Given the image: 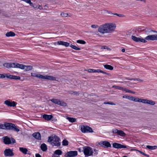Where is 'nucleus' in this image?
<instances>
[{
  "label": "nucleus",
  "mask_w": 157,
  "mask_h": 157,
  "mask_svg": "<svg viewBox=\"0 0 157 157\" xmlns=\"http://www.w3.org/2000/svg\"><path fill=\"white\" fill-rule=\"evenodd\" d=\"M107 33H111L114 31L116 27V25L113 23H107Z\"/></svg>",
  "instance_id": "4"
},
{
  "label": "nucleus",
  "mask_w": 157,
  "mask_h": 157,
  "mask_svg": "<svg viewBox=\"0 0 157 157\" xmlns=\"http://www.w3.org/2000/svg\"><path fill=\"white\" fill-rule=\"evenodd\" d=\"M149 14L151 15H154L155 13V11L153 10H150L148 12Z\"/></svg>",
  "instance_id": "44"
},
{
  "label": "nucleus",
  "mask_w": 157,
  "mask_h": 157,
  "mask_svg": "<svg viewBox=\"0 0 157 157\" xmlns=\"http://www.w3.org/2000/svg\"><path fill=\"white\" fill-rule=\"evenodd\" d=\"M88 71L89 72L94 73V72H95V69H89L88 70Z\"/></svg>",
  "instance_id": "50"
},
{
  "label": "nucleus",
  "mask_w": 157,
  "mask_h": 157,
  "mask_svg": "<svg viewBox=\"0 0 157 157\" xmlns=\"http://www.w3.org/2000/svg\"><path fill=\"white\" fill-rule=\"evenodd\" d=\"M31 76L33 77H37L42 79H48L53 81L56 80V77L52 76L47 75L43 76L42 75L34 72H32L31 73Z\"/></svg>",
  "instance_id": "1"
},
{
  "label": "nucleus",
  "mask_w": 157,
  "mask_h": 157,
  "mask_svg": "<svg viewBox=\"0 0 157 157\" xmlns=\"http://www.w3.org/2000/svg\"><path fill=\"white\" fill-rule=\"evenodd\" d=\"M113 15H117L121 17H125V16L124 14H118L116 13H114Z\"/></svg>",
  "instance_id": "41"
},
{
  "label": "nucleus",
  "mask_w": 157,
  "mask_h": 157,
  "mask_svg": "<svg viewBox=\"0 0 157 157\" xmlns=\"http://www.w3.org/2000/svg\"><path fill=\"white\" fill-rule=\"evenodd\" d=\"M59 138L57 136H55L53 137H49L48 142L53 146L57 147L59 146L60 145Z\"/></svg>",
  "instance_id": "2"
},
{
  "label": "nucleus",
  "mask_w": 157,
  "mask_h": 157,
  "mask_svg": "<svg viewBox=\"0 0 157 157\" xmlns=\"http://www.w3.org/2000/svg\"><path fill=\"white\" fill-rule=\"evenodd\" d=\"M138 102L142 103L145 104H148L151 105H154L155 104V101L146 99L139 98Z\"/></svg>",
  "instance_id": "8"
},
{
  "label": "nucleus",
  "mask_w": 157,
  "mask_h": 157,
  "mask_svg": "<svg viewBox=\"0 0 157 157\" xmlns=\"http://www.w3.org/2000/svg\"><path fill=\"white\" fill-rule=\"evenodd\" d=\"M81 150H82V149L81 148H79V151H80V152H81Z\"/></svg>",
  "instance_id": "64"
},
{
  "label": "nucleus",
  "mask_w": 157,
  "mask_h": 157,
  "mask_svg": "<svg viewBox=\"0 0 157 157\" xmlns=\"http://www.w3.org/2000/svg\"><path fill=\"white\" fill-rule=\"evenodd\" d=\"M36 157H41V156L39 154H36Z\"/></svg>",
  "instance_id": "58"
},
{
  "label": "nucleus",
  "mask_w": 157,
  "mask_h": 157,
  "mask_svg": "<svg viewBox=\"0 0 157 157\" xmlns=\"http://www.w3.org/2000/svg\"><path fill=\"white\" fill-rule=\"evenodd\" d=\"M69 93L70 94H73V92H74V91H69Z\"/></svg>",
  "instance_id": "60"
},
{
  "label": "nucleus",
  "mask_w": 157,
  "mask_h": 157,
  "mask_svg": "<svg viewBox=\"0 0 157 157\" xmlns=\"http://www.w3.org/2000/svg\"><path fill=\"white\" fill-rule=\"evenodd\" d=\"M3 142L6 144H13L16 142L15 140L13 138H10L7 136H5L3 137Z\"/></svg>",
  "instance_id": "5"
},
{
  "label": "nucleus",
  "mask_w": 157,
  "mask_h": 157,
  "mask_svg": "<svg viewBox=\"0 0 157 157\" xmlns=\"http://www.w3.org/2000/svg\"><path fill=\"white\" fill-rule=\"evenodd\" d=\"M40 148L43 151H45L47 149V145L45 144H42L40 146Z\"/></svg>",
  "instance_id": "28"
},
{
  "label": "nucleus",
  "mask_w": 157,
  "mask_h": 157,
  "mask_svg": "<svg viewBox=\"0 0 157 157\" xmlns=\"http://www.w3.org/2000/svg\"><path fill=\"white\" fill-rule=\"evenodd\" d=\"M52 157H59L58 156L56 155H55L54 154H53L52 155Z\"/></svg>",
  "instance_id": "59"
},
{
  "label": "nucleus",
  "mask_w": 157,
  "mask_h": 157,
  "mask_svg": "<svg viewBox=\"0 0 157 157\" xmlns=\"http://www.w3.org/2000/svg\"><path fill=\"white\" fill-rule=\"evenodd\" d=\"M14 68H19L21 69L24 68V65L17 63H14Z\"/></svg>",
  "instance_id": "25"
},
{
  "label": "nucleus",
  "mask_w": 157,
  "mask_h": 157,
  "mask_svg": "<svg viewBox=\"0 0 157 157\" xmlns=\"http://www.w3.org/2000/svg\"><path fill=\"white\" fill-rule=\"evenodd\" d=\"M43 118L47 121H49L51 120L53 118V116L52 115H48L44 114L43 116Z\"/></svg>",
  "instance_id": "26"
},
{
  "label": "nucleus",
  "mask_w": 157,
  "mask_h": 157,
  "mask_svg": "<svg viewBox=\"0 0 157 157\" xmlns=\"http://www.w3.org/2000/svg\"><path fill=\"white\" fill-rule=\"evenodd\" d=\"M11 78L12 79H16V80L19 79H19H20L21 78L20 76H15V75H11Z\"/></svg>",
  "instance_id": "36"
},
{
  "label": "nucleus",
  "mask_w": 157,
  "mask_h": 157,
  "mask_svg": "<svg viewBox=\"0 0 157 157\" xmlns=\"http://www.w3.org/2000/svg\"><path fill=\"white\" fill-rule=\"evenodd\" d=\"M123 98L127 99L130 100L138 102L139 98L135 97L130 95H124L123 96Z\"/></svg>",
  "instance_id": "11"
},
{
  "label": "nucleus",
  "mask_w": 157,
  "mask_h": 157,
  "mask_svg": "<svg viewBox=\"0 0 157 157\" xmlns=\"http://www.w3.org/2000/svg\"><path fill=\"white\" fill-rule=\"evenodd\" d=\"M15 35V33L12 31L7 33L6 34V36L7 37L14 36Z\"/></svg>",
  "instance_id": "29"
},
{
  "label": "nucleus",
  "mask_w": 157,
  "mask_h": 157,
  "mask_svg": "<svg viewBox=\"0 0 157 157\" xmlns=\"http://www.w3.org/2000/svg\"><path fill=\"white\" fill-rule=\"evenodd\" d=\"M5 77V75L4 74H0V78H4Z\"/></svg>",
  "instance_id": "54"
},
{
  "label": "nucleus",
  "mask_w": 157,
  "mask_h": 157,
  "mask_svg": "<svg viewBox=\"0 0 157 157\" xmlns=\"http://www.w3.org/2000/svg\"><path fill=\"white\" fill-rule=\"evenodd\" d=\"M4 124H0V129H4Z\"/></svg>",
  "instance_id": "52"
},
{
  "label": "nucleus",
  "mask_w": 157,
  "mask_h": 157,
  "mask_svg": "<svg viewBox=\"0 0 157 157\" xmlns=\"http://www.w3.org/2000/svg\"><path fill=\"white\" fill-rule=\"evenodd\" d=\"M94 151L97 154L98 153V150L96 149H94Z\"/></svg>",
  "instance_id": "62"
},
{
  "label": "nucleus",
  "mask_w": 157,
  "mask_h": 157,
  "mask_svg": "<svg viewBox=\"0 0 157 157\" xmlns=\"http://www.w3.org/2000/svg\"><path fill=\"white\" fill-rule=\"evenodd\" d=\"M143 31H144L145 33L148 35H151V34H153L152 32L157 33L156 32L154 31V30L148 28H146L143 30Z\"/></svg>",
  "instance_id": "19"
},
{
  "label": "nucleus",
  "mask_w": 157,
  "mask_h": 157,
  "mask_svg": "<svg viewBox=\"0 0 157 157\" xmlns=\"http://www.w3.org/2000/svg\"><path fill=\"white\" fill-rule=\"evenodd\" d=\"M104 67L106 69L111 70H113V67H112V66H111L110 65H107V64H106V65H104Z\"/></svg>",
  "instance_id": "31"
},
{
  "label": "nucleus",
  "mask_w": 157,
  "mask_h": 157,
  "mask_svg": "<svg viewBox=\"0 0 157 157\" xmlns=\"http://www.w3.org/2000/svg\"><path fill=\"white\" fill-rule=\"evenodd\" d=\"M57 44L59 45H61L63 46H64L66 47H68L70 45V44L67 42L63 41H59L57 42Z\"/></svg>",
  "instance_id": "21"
},
{
  "label": "nucleus",
  "mask_w": 157,
  "mask_h": 157,
  "mask_svg": "<svg viewBox=\"0 0 157 157\" xmlns=\"http://www.w3.org/2000/svg\"><path fill=\"white\" fill-rule=\"evenodd\" d=\"M137 80L138 81H140V82H142L143 81L142 80H141L140 79H137Z\"/></svg>",
  "instance_id": "63"
},
{
  "label": "nucleus",
  "mask_w": 157,
  "mask_h": 157,
  "mask_svg": "<svg viewBox=\"0 0 157 157\" xmlns=\"http://www.w3.org/2000/svg\"><path fill=\"white\" fill-rule=\"evenodd\" d=\"M13 124L8 123H4V129L12 130Z\"/></svg>",
  "instance_id": "18"
},
{
  "label": "nucleus",
  "mask_w": 157,
  "mask_h": 157,
  "mask_svg": "<svg viewBox=\"0 0 157 157\" xmlns=\"http://www.w3.org/2000/svg\"><path fill=\"white\" fill-rule=\"evenodd\" d=\"M107 23H105L100 25L98 29V31L102 34L108 33H107Z\"/></svg>",
  "instance_id": "7"
},
{
  "label": "nucleus",
  "mask_w": 157,
  "mask_h": 157,
  "mask_svg": "<svg viewBox=\"0 0 157 157\" xmlns=\"http://www.w3.org/2000/svg\"><path fill=\"white\" fill-rule=\"evenodd\" d=\"M71 47L73 49L76 50H80L81 49L79 48H78L76 46L73 45L72 44H71L70 45Z\"/></svg>",
  "instance_id": "38"
},
{
  "label": "nucleus",
  "mask_w": 157,
  "mask_h": 157,
  "mask_svg": "<svg viewBox=\"0 0 157 157\" xmlns=\"http://www.w3.org/2000/svg\"><path fill=\"white\" fill-rule=\"evenodd\" d=\"M82 148V151L86 156H89L93 155V151L91 147L85 146L83 147Z\"/></svg>",
  "instance_id": "3"
},
{
  "label": "nucleus",
  "mask_w": 157,
  "mask_h": 157,
  "mask_svg": "<svg viewBox=\"0 0 157 157\" xmlns=\"http://www.w3.org/2000/svg\"><path fill=\"white\" fill-rule=\"evenodd\" d=\"M68 142L66 140H64L62 142V145L63 146H67L68 145Z\"/></svg>",
  "instance_id": "39"
},
{
  "label": "nucleus",
  "mask_w": 157,
  "mask_h": 157,
  "mask_svg": "<svg viewBox=\"0 0 157 157\" xmlns=\"http://www.w3.org/2000/svg\"><path fill=\"white\" fill-rule=\"evenodd\" d=\"M113 146L114 148L118 149L127 148V147L125 145H122L116 143H114L113 144Z\"/></svg>",
  "instance_id": "17"
},
{
  "label": "nucleus",
  "mask_w": 157,
  "mask_h": 157,
  "mask_svg": "<svg viewBox=\"0 0 157 157\" xmlns=\"http://www.w3.org/2000/svg\"><path fill=\"white\" fill-rule=\"evenodd\" d=\"M19 150L21 152L24 154H27V152L28 151V149L25 148H24L22 147H19Z\"/></svg>",
  "instance_id": "27"
},
{
  "label": "nucleus",
  "mask_w": 157,
  "mask_h": 157,
  "mask_svg": "<svg viewBox=\"0 0 157 157\" xmlns=\"http://www.w3.org/2000/svg\"><path fill=\"white\" fill-rule=\"evenodd\" d=\"M127 90L129 92H128V93H132V94H135V92H133L132 91H131L129 90H128L127 89Z\"/></svg>",
  "instance_id": "57"
},
{
  "label": "nucleus",
  "mask_w": 157,
  "mask_h": 157,
  "mask_svg": "<svg viewBox=\"0 0 157 157\" xmlns=\"http://www.w3.org/2000/svg\"><path fill=\"white\" fill-rule=\"evenodd\" d=\"M112 132L113 133L117 134V135L122 137L126 135V134L123 131L118 130L116 129H113Z\"/></svg>",
  "instance_id": "12"
},
{
  "label": "nucleus",
  "mask_w": 157,
  "mask_h": 157,
  "mask_svg": "<svg viewBox=\"0 0 157 157\" xmlns=\"http://www.w3.org/2000/svg\"><path fill=\"white\" fill-rule=\"evenodd\" d=\"M77 42L78 43L84 44L86 43V42L83 40H78L77 41Z\"/></svg>",
  "instance_id": "42"
},
{
  "label": "nucleus",
  "mask_w": 157,
  "mask_h": 157,
  "mask_svg": "<svg viewBox=\"0 0 157 157\" xmlns=\"http://www.w3.org/2000/svg\"><path fill=\"white\" fill-rule=\"evenodd\" d=\"M147 147L150 150H154L157 148V146H150L149 145H147Z\"/></svg>",
  "instance_id": "34"
},
{
  "label": "nucleus",
  "mask_w": 157,
  "mask_h": 157,
  "mask_svg": "<svg viewBox=\"0 0 157 157\" xmlns=\"http://www.w3.org/2000/svg\"><path fill=\"white\" fill-rule=\"evenodd\" d=\"M33 136L35 138L38 140H40L41 139V135L39 132L34 133L33 134Z\"/></svg>",
  "instance_id": "22"
},
{
  "label": "nucleus",
  "mask_w": 157,
  "mask_h": 157,
  "mask_svg": "<svg viewBox=\"0 0 157 157\" xmlns=\"http://www.w3.org/2000/svg\"><path fill=\"white\" fill-rule=\"evenodd\" d=\"M13 128H12L11 130L14 131L16 132H18L20 131L19 129L16 126H15L14 124H13Z\"/></svg>",
  "instance_id": "33"
},
{
  "label": "nucleus",
  "mask_w": 157,
  "mask_h": 157,
  "mask_svg": "<svg viewBox=\"0 0 157 157\" xmlns=\"http://www.w3.org/2000/svg\"><path fill=\"white\" fill-rule=\"evenodd\" d=\"M121 51L122 52H125V49L124 48L121 50Z\"/></svg>",
  "instance_id": "61"
},
{
  "label": "nucleus",
  "mask_w": 157,
  "mask_h": 157,
  "mask_svg": "<svg viewBox=\"0 0 157 157\" xmlns=\"http://www.w3.org/2000/svg\"><path fill=\"white\" fill-rule=\"evenodd\" d=\"M104 104H109V105H115V104L113 103V102H104Z\"/></svg>",
  "instance_id": "48"
},
{
  "label": "nucleus",
  "mask_w": 157,
  "mask_h": 157,
  "mask_svg": "<svg viewBox=\"0 0 157 157\" xmlns=\"http://www.w3.org/2000/svg\"><path fill=\"white\" fill-rule=\"evenodd\" d=\"M3 66L7 68H14V63H6L3 64Z\"/></svg>",
  "instance_id": "20"
},
{
  "label": "nucleus",
  "mask_w": 157,
  "mask_h": 157,
  "mask_svg": "<svg viewBox=\"0 0 157 157\" xmlns=\"http://www.w3.org/2000/svg\"><path fill=\"white\" fill-rule=\"evenodd\" d=\"M91 27L93 28L96 29L98 27V26L97 25H91Z\"/></svg>",
  "instance_id": "51"
},
{
  "label": "nucleus",
  "mask_w": 157,
  "mask_h": 157,
  "mask_svg": "<svg viewBox=\"0 0 157 157\" xmlns=\"http://www.w3.org/2000/svg\"><path fill=\"white\" fill-rule=\"evenodd\" d=\"M4 155L6 156H11L14 155L13 151L10 149H7L4 151Z\"/></svg>",
  "instance_id": "14"
},
{
  "label": "nucleus",
  "mask_w": 157,
  "mask_h": 157,
  "mask_svg": "<svg viewBox=\"0 0 157 157\" xmlns=\"http://www.w3.org/2000/svg\"><path fill=\"white\" fill-rule=\"evenodd\" d=\"M113 88H115L116 89H119L122 90L126 92H129L127 90L126 88H124L123 87L120 86L114 85L112 86Z\"/></svg>",
  "instance_id": "24"
},
{
  "label": "nucleus",
  "mask_w": 157,
  "mask_h": 157,
  "mask_svg": "<svg viewBox=\"0 0 157 157\" xmlns=\"http://www.w3.org/2000/svg\"><path fill=\"white\" fill-rule=\"evenodd\" d=\"M73 94L76 95H78L79 94V93L78 92L74 91Z\"/></svg>",
  "instance_id": "55"
},
{
  "label": "nucleus",
  "mask_w": 157,
  "mask_h": 157,
  "mask_svg": "<svg viewBox=\"0 0 157 157\" xmlns=\"http://www.w3.org/2000/svg\"><path fill=\"white\" fill-rule=\"evenodd\" d=\"M95 72H97V73H102L103 74H106V72H103L100 69H98V70H95Z\"/></svg>",
  "instance_id": "43"
},
{
  "label": "nucleus",
  "mask_w": 157,
  "mask_h": 157,
  "mask_svg": "<svg viewBox=\"0 0 157 157\" xmlns=\"http://www.w3.org/2000/svg\"><path fill=\"white\" fill-rule=\"evenodd\" d=\"M4 104L8 106L14 107L16 106V103L14 101L11 102L10 100H6L4 102Z\"/></svg>",
  "instance_id": "16"
},
{
  "label": "nucleus",
  "mask_w": 157,
  "mask_h": 157,
  "mask_svg": "<svg viewBox=\"0 0 157 157\" xmlns=\"http://www.w3.org/2000/svg\"><path fill=\"white\" fill-rule=\"evenodd\" d=\"M31 6L33 7L35 9H36L37 10L38 9V5H36L35 4H33L32 3V4L31 5H30Z\"/></svg>",
  "instance_id": "46"
},
{
  "label": "nucleus",
  "mask_w": 157,
  "mask_h": 157,
  "mask_svg": "<svg viewBox=\"0 0 157 157\" xmlns=\"http://www.w3.org/2000/svg\"><path fill=\"white\" fill-rule=\"evenodd\" d=\"M77 151H71L67 152L65 155L66 157H73L77 155Z\"/></svg>",
  "instance_id": "10"
},
{
  "label": "nucleus",
  "mask_w": 157,
  "mask_h": 157,
  "mask_svg": "<svg viewBox=\"0 0 157 157\" xmlns=\"http://www.w3.org/2000/svg\"><path fill=\"white\" fill-rule=\"evenodd\" d=\"M67 119L68 120V121L71 122H74L76 121V119L73 118L71 117H67Z\"/></svg>",
  "instance_id": "37"
},
{
  "label": "nucleus",
  "mask_w": 157,
  "mask_h": 157,
  "mask_svg": "<svg viewBox=\"0 0 157 157\" xmlns=\"http://www.w3.org/2000/svg\"><path fill=\"white\" fill-rule=\"evenodd\" d=\"M140 154H141L143 155H144V156H146V157H149V155H147L146 154H145V153H144L143 152H142V151H139L138 150V151Z\"/></svg>",
  "instance_id": "47"
},
{
  "label": "nucleus",
  "mask_w": 157,
  "mask_h": 157,
  "mask_svg": "<svg viewBox=\"0 0 157 157\" xmlns=\"http://www.w3.org/2000/svg\"><path fill=\"white\" fill-rule=\"evenodd\" d=\"M101 49H106L108 51H111V49L106 46H102L101 47Z\"/></svg>",
  "instance_id": "40"
},
{
  "label": "nucleus",
  "mask_w": 157,
  "mask_h": 157,
  "mask_svg": "<svg viewBox=\"0 0 157 157\" xmlns=\"http://www.w3.org/2000/svg\"><path fill=\"white\" fill-rule=\"evenodd\" d=\"M59 105L63 106H67V103L63 101H60Z\"/></svg>",
  "instance_id": "35"
},
{
  "label": "nucleus",
  "mask_w": 157,
  "mask_h": 157,
  "mask_svg": "<svg viewBox=\"0 0 157 157\" xmlns=\"http://www.w3.org/2000/svg\"><path fill=\"white\" fill-rule=\"evenodd\" d=\"M60 15L62 17H66L68 16V14L66 13L62 12L61 13Z\"/></svg>",
  "instance_id": "45"
},
{
  "label": "nucleus",
  "mask_w": 157,
  "mask_h": 157,
  "mask_svg": "<svg viewBox=\"0 0 157 157\" xmlns=\"http://www.w3.org/2000/svg\"><path fill=\"white\" fill-rule=\"evenodd\" d=\"M154 31L156 32L157 33L152 32L153 34H151V35H148L145 38L146 40H157V31L154 30Z\"/></svg>",
  "instance_id": "6"
},
{
  "label": "nucleus",
  "mask_w": 157,
  "mask_h": 157,
  "mask_svg": "<svg viewBox=\"0 0 157 157\" xmlns=\"http://www.w3.org/2000/svg\"><path fill=\"white\" fill-rule=\"evenodd\" d=\"M81 130L82 132L83 133L93 132L92 128L87 126H82L81 127Z\"/></svg>",
  "instance_id": "9"
},
{
  "label": "nucleus",
  "mask_w": 157,
  "mask_h": 157,
  "mask_svg": "<svg viewBox=\"0 0 157 157\" xmlns=\"http://www.w3.org/2000/svg\"><path fill=\"white\" fill-rule=\"evenodd\" d=\"M53 103L58 105L59 104L60 100L57 99H52L50 100Z\"/></svg>",
  "instance_id": "30"
},
{
  "label": "nucleus",
  "mask_w": 157,
  "mask_h": 157,
  "mask_svg": "<svg viewBox=\"0 0 157 157\" xmlns=\"http://www.w3.org/2000/svg\"><path fill=\"white\" fill-rule=\"evenodd\" d=\"M62 153V151L60 150H56L53 154L58 155H61Z\"/></svg>",
  "instance_id": "32"
},
{
  "label": "nucleus",
  "mask_w": 157,
  "mask_h": 157,
  "mask_svg": "<svg viewBox=\"0 0 157 157\" xmlns=\"http://www.w3.org/2000/svg\"><path fill=\"white\" fill-rule=\"evenodd\" d=\"M105 11H106L108 13V14L109 16H110L112 15H113L114 13H112L111 12L108 11L107 10H105Z\"/></svg>",
  "instance_id": "53"
},
{
  "label": "nucleus",
  "mask_w": 157,
  "mask_h": 157,
  "mask_svg": "<svg viewBox=\"0 0 157 157\" xmlns=\"http://www.w3.org/2000/svg\"><path fill=\"white\" fill-rule=\"evenodd\" d=\"M5 77L9 78H11V75L9 74H4Z\"/></svg>",
  "instance_id": "49"
},
{
  "label": "nucleus",
  "mask_w": 157,
  "mask_h": 157,
  "mask_svg": "<svg viewBox=\"0 0 157 157\" xmlns=\"http://www.w3.org/2000/svg\"><path fill=\"white\" fill-rule=\"evenodd\" d=\"M100 144L101 146L103 147L108 148L111 147L109 142L107 141H101Z\"/></svg>",
  "instance_id": "15"
},
{
  "label": "nucleus",
  "mask_w": 157,
  "mask_h": 157,
  "mask_svg": "<svg viewBox=\"0 0 157 157\" xmlns=\"http://www.w3.org/2000/svg\"><path fill=\"white\" fill-rule=\"evenodd\" d=\"M38 9H39L40 10H42L43 9V8L41 6H40V5H38Z\"/></svg>",
  "instance_id": "56"
},
{
  "label": "nucleus",
  "mask_w": 157,
  "mask_h": 157,
  "mask_svg": "<svg viewBox=\"0 0 157 157\" xmlns=\"http://www.w3.org/2000/svg\"><path fill=\"white\" fill-rule=\"evenodd\" d=\"M33 69V66L31 65H24V68L25 71H31Z\"/></svg>",
  "instance_id": "23"
},
{
  "label": "nucleus",
  "mask_w": 157,
  "mask_h": 157,
  "mask_svg": "<svg viewBox=\"0 0 157 157\" xmlns=\"http://www.w3.org/2000/svg\"><path fill=\"white\" fill-rule=\"evenodd\" d=\"M132 39L135 41L136 42H141L143 43L147 42V41L145 40V39H144L139 37H137L135 36H132Z\"/></svg>",
  "instance_id": "13"
}]
</instances>
